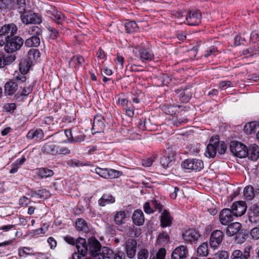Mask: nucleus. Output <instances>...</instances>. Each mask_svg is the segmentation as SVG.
I'll list each match as a JSON object with an SVG mask.
<instances>
[{"label":"nucleus","instance_id":"obj_16","mask_svg":"<svg viewBox=\"0 0 259 259\" xmlns=\"http://www.w3.org/2000/svg\"><path fill=\"white\" fill-rule=\"evenodd\" d=\"M199 237L198 233L194 229H187L183 233V238L187 242H195L197 241Z\"/></svg>","mask_w":259,"mask_h":259},{"label":"nucleus","instance_id":"obj_23","mask_svg":"<svg viewBox=\"0 0 259 259\" xmlns=\"http://www.w3.org/2000/svg\"><path fill=\"white\" fill-rule=\"evenodd\" d=\"M14 8L21 15L28 10L25 0H13Z\"/></svg>","mask_w":259,"mask_h":259},{"label":"nucleus","instance_id":"obj_55","mask_svg":"<svg viewBox=\"0 0 259 259\" xmlns=\"http://www.w3.org/2000/svg\"><path fill=\"white\" fill-rule=\"evenodd\" d=\"M85 135L81 132H78L73 138L72 141L76 142H81L84 141Z\"/></svg>","mask_w":259,"mask_h":259},{"label":"nucleus","instance_id":"obj_37","mask_svg":"<svg viewBox=\"0 0 259 259\" xmlns=\"http://www.w3.org/2000/svg\"><path fill=\"white\" fill-rule=\"evenodd\" d=\"M37 174L41 178H46L53 176L54 172L51 169L40 168L37 169Z\"/></svg>","mask_w":259,"mask_h":259},{"label":"nucleus","instance_id":"obj_62","mask_svg":"<svg viewBox=\"0 0 259 259\" xmlns=\"http://www.w3.org/2000/svg\"><path fill=\"white\" fill-rule=\"evenodd\" d=\"M14 227L13 225H9L4 226L0 229V235H4V232H7L12 229Z\"/></svg>","mask_w":259,"mask_h":259},{"label":"nucleus","instance_id":"obj_56","mask_svg":"<svg viewBox=\"0 0 259 259\" xmlns=\"http://www.w3.org/2000/svg\"><path fill=\"white\" fill-rule=\"evenodd\" d=\"M112 259H125V255L122 251L117 250L114 252Z\"/></svg>","mask_w":259,"mask_h":259},{"label":"nucleus","instance_id":"obj_43","mask_svg":"<svg viewBox=\"0 0 259 259\" xmlns=\"http://www.w3.org/2000/svg\"><path fill=\"white\" fill-rule=\"evenodd\" d=\"M205 206L207 209V211L211 214L214 215L217 213V210L216 206L211 200H207L205 202Z\"/></svg>","mask_w":259,"mask_h":259},{"label":"nucleus","instance_id":"obj_64","mask_svg":"<svg viewBox=\"0 0 259 259\" xmlns=\"http://www.w3.org/2000/svg\"><path fill=\"white\" fill-rule=\"evenodd\" d=\"M144 210L146 213L150 214L154 212V210L151 207L149 202H147L144 205Z\"/></svg>","mask_w":259,"mask_h":259},{"label":"nucleus","instance_id":"obj_7","mask_svg":"<svg viewBox=\"0 0 259 259\" xmlns=\"http://www.w3.org/2000/svg\"><path fill=\"white\" fill-rule=\"evenodd\" d=\"M95 172L101 177L105 179H115L122 175V172L120 171L113 169L101 168L100 167L96 168Z\"/></svg>","mask_w":259,"mask_h":259},{"label":"nucleus","instance_id":"obj_24","mask_svg":"<svg viewBox=\"0 0 259 259\" xmlns=\"http://www.w3.org/2000/svg\"><path fill=\"white\" fill-rule=\"evenodd\" d=\"M241 225L239 223H233L229 225L225 229V233L229 236H233L240 230Z\"/></svg>","mask_w":259,"mask_h":259},{"label":"nucleus","instance_id":"obj_61","mask_svg":"<svg viewBox=\"0 0 259 259\" xmlns=\"http://www.w3.org/2000/svg\"><path fill=\"white\" fill-rule=\"evenodd\" d=\"M171 160L168 157H163L161 159V164L164 168H166L171 163Z\"/></svg>","mask_w":259,"mask_h":259},{"label":"nucleus","instance_id":"obj_33","mask_svg":"<svg viewBox=\"0 0 259 259\" xmlns=\"http://www.w3.org/2000/svg\"><path fill=\"white\" fill-rule=\"evenodd\" d=\"M58 147L52 143L46 144L43 147V151L53 155H57Z\"/></svg>","mask_w":259,"mask_h":259},{"label":"nucleus","instance_id":"obj_13","mask_svg":"<svg viewBox=\"0 0 259 259\" xmlns=\"http://www.w3.org/2000/svg\"><path fill=\"white\" fill-rule=\"evenodd\" d=\"M247 206L243 201H236L233 203L232 211L234 216L240 217L246 212Z\"/></svg>","mask_w":259,"mask_h":259},{"label":"nucleus","instance_id":"obj_58","mask_svg":"<svg viewBox=\"0 0 259 259\" xmlns=\"http://www.w3.org/2000/svg\"><path fill=\"white\" fill-rule=\"evenodd\" d=\"M250 236L252 239L257 240L259 238V226L253 228L250 231Z\"/></svg>","mask_w":259,"mask_h":259},{"label":"nucleus","instance_id":"obj_47","mask_svg":"<svg viewBox=\"0 0 259 259\" xmlns=\"http://www.w3.org/2000/svg\"><path fill=\"white\" fill-rule=\"evenodd\" d=\"M84 59L81 56H73L70 60L69 64H81L84 63Z\"/></svg>","mask_w":259,"mask_h":259},{"label":"nucleus","instance_id":"obj_49","mask_svg":"<svg viewBox=\"0 0 259 259\" xmlns=\"http://www.w3.org/2000/svg\"><path fill=\"white\" fill-rule=\"evenodd\" d=\"M216 146L217 151H218L220 154H224L227 148L224 142H219V139L218 138V142L216 144Z\"/></svg>","mask_w":259,"mask_h":259},{"label":"nucleus","instance_id":"obj_11","mask_svg":"<svg viewBox=\"0 0 259 259\" xmlns=\"http://www.w3.org/2000/svg\"><path fill=\"white\" fill-rule=\"evenodd\" d=\"M105 119L101 114H97L95 116L92 127L93 133L103 132L105 127Z\"/></svg>","mask_w":259,"mask_h":259},{"label":"nucleus","instance_id":"obj_54","mask_svg":"<svg viewBox=\"0 0 259 259\" xmlns=\"http://www.w3.org/2000/svg\"><path fill=\"white\" fill-rule=\"evenodd\" d=\"M25 86L23 87L21 95L23 96H27L31 93L32 91V86L30 84H25Z\"/></svg>","mask_w":259,"mask_h":259},{"label":"nucleus","instance_id":"obj_35","mask_svg":"<svg viewBox=\"0 0 259 259\" xmlns=\"http://www.w3.org/2000/svg\"><path fill=\"white\" fill-rule=\"evenodd\" d=\"M115 202V198L110 194H104L99 200L100 206H104L106 204L113 203Z\"/></svg>","mask_w":259,"mask_h":259},{"label":"nucleus","instance_id":"obj_9","mask_svg":"<svg viewBox=\"0 0 259 259\" xmlns=\"http://www.w3.org/2000/svg\"><path fill=\"white\" fill-rule=\"evenodd\" d=\"M76 247L77 252H74L72 254V259H73V256L75 254L78 255L79 259H87V258H85V256L87 254L89 249L85 240L83 238H79L76 243Z\"/></svg>","mask_w":259,"mask_h":259},{"label":"nucleus","instance_id":"obj_30","mask_svg":"<svg viewBox=\"0 0 259 259\" xmlns=\"http://www.w3.org/2000/svg\"><path fill=\"white\" fill-rule=\"evenodd\" d=\"M126 215L124 211H117L114 217V221L116 225H121L125 223Z\"/></svg>","mask_w":259,"mask_h":259},{"label":"nucleus","instance_id":"obj_27","mask_svg":"<svg viewBox=\"0 0 259 259\" xmlns=\"http://www.w3.org/2000/svg\"><path fill=\"white\" fill-rule=\"evenodd\" d=\"M172 218L169 213L166 210H164L161 215L160 223L162 227L169 226L171 224Z\"/></svg>","mask_w":259,"mask_h":259},{"label":"nucleus","instance_id":"obj_18","mask_svg":"<svg viewBox=\"0 0 259 259\" xmlns=\"http://www.w3.org/2000/svg\"><path fill=\"white\" fill-rule=\"evenodd\" d=\"M218 142V137L217 136L215 139L211 138L210 141V143L206 147L205 155L206 157L210 158L214 157L217 153V146L216 144Z\"/></svg>","mask_w":259,"mask_h":259},{"label":"nucleus","instance_id":"obj_48","mask_svg":"<svg viewBox=\"0 0 259 259\" xmlns=\"http://www.w3.org/2000/svg\"><path fill=\"white\" fill-rule=\"evenodd\" d=\"M165 254V249L164 248H160L157 252L156 256H151L149 259H164Z\"/></svg>","mask_w":259,"mask_h":259},{"label":"nucleus","instance_id":"obj_57","mask_svg":"<svg viewBox=\"0 0 259 259\" xmlns=\"http://www.w3.org/2000/svg\"><path fill=\"white\" fill-rule=\"evenodd\" d=\"M216 255L218 259H229V253L225 250L219 251Z\"/></svg>","mask_w":259,"mask_h":259},{"label":"nucleus","instance_id":"obj_59","mask_svg":"<svg viewBox=\"0 0 259 259\" xmlns=\"http://www.w3.org/2000/svg\"><path fill=\"white\" fill-rule=\"evenodd\" d=\"M37 196L39 198L45 197L47 198L51 196V194L48 191H47L45 189L40 190L37 191Z\"/></svg>","mask_w":259,"mask_h":259},{"label":"nucleus","instance_id":"obj_31","mask_svg":"<svg viewBox=\"0 0 259 259\" xmlns=\"http://www.w3.org/2000/svg\"><path fill=\"white\" fill-rule=\"evenodd\" d=\"M40 42L38 36H31L26 39L25 41V45L27 47H37Z\"/></svg>","mask_w":259,"mask_h":259},{"label":"nucleus","instance_id":"obj_34","mask_svg":"<svg viewBox=\"0 0 259 259\" xmlns=\"http://www.w3.org/2000/svg\"><path fill=\"white\" fill-rule=\"evenodd\" d=\"M140 58L143 61L151 60L153 57V54L151 53L148 48H142L140 50Z\"/></svg>","mask_w":259,"mask_h":259},{"label":"nucleus","instance_id":"obj_46","mask_svg":"<svg viewBox=\"0 0 259 259\" xmlns=\"http://www.w3.org/2000/svg\"><path fill=\"white\" fill-rule=\"evenodd\" d=\"M13 7V0H0V9H6Z\"/></svg>","mask_w":259,"mask_h":259},{"label":"nucleus","instance_id":"obj_22","mask_svg":"<svg viewBox=\"0 0 259 259\" xmlns=\"http://www.w3.org/2000/svg\"><path fill=\"white\" fill-rule=\"evenodd\" d=\"M247 156L249 159L255 161L259 157V148L255 144H252L249 146V148H247Z\"/></svg>","mask_w":259,"mask_h":259},{"label":"nucleus","instance_id":"obj_51","mask_svg":"<svg viewBox=\"0 0 259 259\" xmlns=\"http://www.w3.org/2000/svg\"><path fill=\"white\" fill-rule=\"evenodd\" d=\"M174 15L179 20V23L180 24H182V23L185 22L186 20H182V19L186 17L187 12H186L185 11H181L177 12H176V13Z\"/></svg>","mask_w":259,"mask_h":259},{"label":"nucleus","instance_id":"obj_42","mask_svg":"<svg viewBox=\"0 0 259 259\" xmlns=\"http://www.w3.org/2000/svg\"><path fill=\"white\" fill-rule=\"evenodd\" d=\"M115 251L107 247H103L101 249V251L100 252L101 254L104 258L112 259Z\"/></svg>","mask_w":259,"mask_h":259},{"label":"nucleus","instance_id":"obj_28","mask_svg":"<svg viewBox=\"0 0 259 259\" xmlns=\"http://www.w3.org/2000/svg\"><path fill=\"white\" fill-rule=\"evenodd\" d=\"M18 84L13 81L7 82L5 85V93L7 95L14 94L17 90Z\"/></svg>","mask_w":259,"mask_h":259},{"label":"nucleus","instance_id":"obj_53","mask_svg":"<svg viewBox=\"0 0 259 259\" xmlns=\"http://www.w3.org/2000/svg\"><path fill=\"white\" fill-rule=\"evenodd\" d=\"M16 59V56L15 55H10L7 57L4 56V65H9L12 63Z\"/></svg>","mask_w":259,"mask_h":259},{"label":"nucleus","instance_id":"obj_19","mask_svg":"<svg viewBox=\"0 0 259 259\" xmlns=\"http://www.w3.org/2000/svg\"><path fill=\"white\" fill-rule=\"evenodd\" d=\"M101 245L97 239L92 238L89 240V250L92 255L99 253L101 251Z\"/></svg>","mask_w":259,"mask_h":259},{"label":"nucleus","instance_id":"obj_8","mask_svg":"<svg viewBox=\"0 0 259 259\" xmlns=\"http://www.w3.org/2000/svg\"><path fill=\"white\" fill-rule=\"evenodd\" d=\"M201 14L199 11H190L187 12L186 18H184L182 20H186L187 23L189 25H197L201 22Z\"/></svg>","mask_w":259,"mask_h":259},{"label":"nucleus","instance_id":"obj_1","mask_svg":"<svg viewBox=\"0 0 259 259\" xmlns=\"http://www.w3.org/2000/svg\"><path fill=\"white\" fill-rule=\"evenodd\" d=\"M17 27L14 24L5 25L0 29V47H3L8 40L15 36Z\"/></svg>","mask_w":259,"mask_h":259},{"label":"nucleus","instance_id":"obj_3","mask_svg":"<svg viewBox=\"0 0 259 259\" xmlns=\"http://www.w3.org/2000/svg\"><path fill=\"white\" fill-rule=\"evenodd\" d=\"M21 20L23 23L28 25L30 24H40L41 18L37 14L30 10H27L20 15Z\"/></svg>","mask_w":259,"mask_h":259},{"label":"nucleus","instance_id":"obj_39","mask_svg":"<svg viewBox=\"0 0 259 259\" xmlns=\"http://www.w3.org/2000/svg\"><path fill=\"white\" fill-rule=\"evenodd\" d=\"M76 228L78 231L87 232L88 231V227L85 221L82 219H78L76 222Z\"/></svg>","mask_w":259,"mask_h":259},{"label":"nucleus","instance_id":"obj_60","mask_svg":"<svg viewBox=\"0 0 259 259\" xmlns=\"http://www.w3.org/2000/svg\"><path fill=\"white\" fill-rule=\"evenodd\" d=\"M218 52L216 48L214 47H211L204 54L203 56L205 58H207L211 55H215V53Z\"/></svg>","mask_w":259,"mask_h":259},{"label":"nucleus","instance_id":"obj_41","mask_svg":"<svg viewBox=\"0 0 259 259\" xmlns=\"http://www.w3.org/2000/svg\"><path fill=\"white\" fill-rule=\"evenodd\" d=\"M50 17L57 24H61L65 18L64 15L60 12H56L54 13H51Z\"/></svg>","mask_w":259,"mask_h":259},{"label":"nucleus","instance_id":"obj_50","mask_svg":"<svg viewBox=\"0 0 259 259\" xmlns=\"http://www.w3.org/2000/svg\"><path fill=\"white\" fill-rule=\"evenodd\" d=\"M149 256V251L146 248H141L137 253L138 259H147Z\"/></svg>","mask_w":259,"mask_h":259},{"label":"nucleus","instance_id":"obj_36","mask_svg":"<svg viewBox=\"0 0 259 259\" xmlns=\"http://www.w3.org/2000/svg\"><path fill=\"white\" fill-rule=\"evenodd\" d=\"M254 188L252 186H247L244 189L243 195L246 199L252 200L254 197Z\"/></svg>","mask_w":259,"mask_h":259},{"label":"nucleus","instance_id":"obj_6","mask_svg":"<svg viewBox=\"0 0 259 259\" xmlns=\"http://www.w3.org/2000/svg\"><path fill=\"white\" fill-rule=\"evenodd\" d=\"M124 250L128 258H132L136 255L137 248V241L131 238L126 239L124 243Z\"/></svg>","mask_w":259,"mask_h":259},{"label":"nucleus","instance_id":"obj_10","mask_svg":"<svg viewBox=\"0 0 259 259\" xmlns=\"http://www.w3.org/2000/svg\"><path fill=\"white\" fill-rule=\"evenodd\" d=\"M224 238V233L222 231L216 230L213 231L210 237L209 244L211 247L217 248L221 244Z\"/></svg>","mask_w":259,"mask_h":259},{"label":"nucleus","instance_id":"obj_44","mask_svg":"<svg viewBox=\"0 0 259 259\" xmlns=\"http://www.w3.org/2000/svg\"><path fill=\"white\" fill-rule=\"evenodd\" d=\"M28 33L31 36H39L41 34L42 31L38 26H33L29 28Z\"/></svg>","mask_w":259,"mask_h":259},{"label":"nucleus","instance_id":"obj_52","mask_svg":"<svg viewBox=\"0 0 259 259\" xmlns=\"http://www.w3.org/2000/svg\"><path fill=\"white\" fill-rule=\"evenodd\" d=\"M48 30L50 32V37L51 38L55 39H56L59 36V32L55 28L49 26L47 27Z\"/></svg>","mask_w":259,"mask_h":259},{"label":"nucleus","instance_id":"obj_21","mask_svg":"<svg viewBox=\"0 0 259 259\" xmlns=\"http://www.w3.org/2000/svg\"><path fill=\"white\" fill-rule=\"evenodd\" d=\"M248 218L251 223H256L259 222V207L256 205H252L248 211Z\"/></svg>","mask_w":259,"mask_h":259},{"label":"nucleus","instance_id":"obj_32","mask_svg":"<svg viewBox=\"0 0 259 259\" xmlns=\"http://www.w3.org/2000/svg\"><path fill=\"white\" fill-rule=\"evenodd\" d=\"M259 126V122L252 121L246 123L244 127V131L247 134L255 133L256 128Z\"/></svg>","mask_w":259,"mask_h":259},{"label":"nucleus","instance_id":"obj_5","mask_svg":"<svg viewBox=\"0 0 259 259\" xmlns=\"http://www.w3.org/2000/svg\"><path fill=\"white\" fill-rule=\"evenodd\" d=\"M181 166L186 169L200 171L203 167V163L198 159H187L182 162Z\"/></svg>","mask_w":259,"mask_h":259},{"label":"nucleus","instance_id":"obj_38","mask_svg":"<svg viewBox=\"0 0 259 259\" xmlns=\"http://www.w3.org/2000/svg\"><path fill=\"white\" fill-rule=\"evenodd\" d=\"M197 254L199 256H206L208 254V245L206 242L202 243L197 248Z\"/></svg>","mask_w":259,"mask_h":259},{"label":"nucleus","instance_id":"obj_40","mask_svg":"<svg viewBox=\"0 0 259 259\" xmlns=\"http://www.w3.org/2000/svg\"><path fill=\"white\" fill-rule=\"evenodd\" d=\"M173 123L176 126H179L183 123H185L188 121L186 115L184 114L177 115L176 117H172Z\"/></svg>","mask_w":259,"mask_h":259},{"label":"nucleus","instance_id":"obj_4","mask_svg":"<svg viewBox=\"0 0 259 259\" xmlns=\"http://www.w3.org/2000/svg\"><path fill=\"white\" fill-rule=\"evenodd\" d=\"M230 149L233 155L239 158L245 157L247 155L246 146L238 141L231 142Z\"/></svg>","mask_w":259,"mask_h":259},{"label":"nucleus","instance_id":"obj_29","mask_svg":"<svg viewBox=\"0 0 259 259\" xmlns=\"http://www.w3.org/2000/svg\"><path fill=\"white\" fill-rule=\"evenodd\" d=\"M26 136L28 139L40 140L44 137V133L40 129L31 130L27 133Z\"/></svg>","mask_w":259,"mask_h":259},{"label":"nucleus","instance_id":"obj_26","mask_svg":"<svg viewBox=\"0 0 259 259\" xmlns=\"http://www.w3.org/2000/svg\"><path fill=\"white\" fill-rule=\"evenodd\" d=\"M30 66H19V70L21 74L19 75V73L16 71L14 75L15 78L17 80H21L24 82L26 81V77L24 76L28 71L29 67Z\"/></svg>","mask_w":259,"mask_h":259},{"label":"nucleus","instance_id":"obj_15","mask_svg":"<svg viewBox=\"0 0 259 259\" xmlns=\"http://www.w3.org/2000/svg\"><path fill=\"white\" fill-rule=\"evenodd\" d=\"M234 216L232 210L229 208H225L220 212L219 215L220 222L223 225H227L230 222L233 221Z\"/></svg>","mask_w":259,"mask_h":259},{"label":"nucleus","instance_id":"obj_17","mask_svg":"<svg viewBox=\"0 0 259 259\" xmlns=\"http://www.w3.org/2000/svg\"><path fill=\"white\" fill-rule=\"evenodd\" d=\"M176 96L182 102H188L192 97V92L190 88L175 91Z\"/></svg>","mask_w":259,"mask_h":259},{"label":"nucleus","instance_id":"obj_14","mask_svg":"<svg viewBox=\"0 0 259 259\" xmlns=\"http://www.w3.org/2000/svg\"><path fill=\"white\" fill-rule=\"evenodd\" d=\"M188 254L187 247L184 245H180L172 251L171 258V259H186Z\"/></svg>","mask_w":259,"mask_h":259},{"label":"nucleus","instance_id":"obj_20","mask_svg":"<svg viewBox=\"0 0 259 259\" xmlns=\"http://www.w3.org/2000/svg\"><path fill=\"white\" fill-rule=\"evenodd\" d=\"M40 53L37 49H31L27 54L26 59L27 65H33L37 63V60L39 58Z\"/></svg>","mask_w":259,"mask_h":259},{"label":"nucleus","instance_id":"obj_25","mask_svg":"<svg viewBox=\"0 0 259 259\" xmlns=\"http://www.w3.org/2000/svg\"><path fill=\"white\" fill-rule=\"evenodd\" d=\"M133 222L138 226H141L144 223V217L142 211L140 209L136 210L133 214Z\"/></svg>","mask_w":259,"mask_h":259},{"label":"nucleus","instance_id":"obj_63","mask_svg":"<svg viewBox=\"0 0 259 259\" xmlns=\"http://www.w3.org/2000/svg\"><path fill=\"white\" fill-rule=\"evenodd\" d=\"M48 243L50 246V248L52 249H54L57 246L56 240L52 237H50L47 240Z\"/></svg>","mask_w":259,"mask_h":259},{"label":"nucleus","instance_id":"obj_2","mask_svg":"<svg viewBox=\"0 0 259 259\" xmlns=\"http://www.w3.org/2000/svg\"><path fill=\"white\" fill-rule=\"evenodd\" d=\"M23 43L22 38L15 36L7 41L4 46L5 51L8 53L15 52L21 48Z\"/></svg>","mask_w":259,"mask_h":259},{"label":"nucleus","instance_id":"obj_12","mask_svg":"<svg viewBox=\"0 0 259 259\" xmlns=\"http://www.w3.org/2000/svg\"><path fill=\"white\" fill-rule=\"evenodd\" d=\"M251 249L252 246L248 245L244 248L243 252L238 249L235 250L232 253L231 259H248Z\"/></svg>","mask_w":259,"mask_h":259},{"label":"nucleus","instance_id":"obj_45","mask_svg":"<svg viewBox=\"0 0 259 259\" xmlns=\"http://www.w3.org/2000/svg\"><path fill=\"white\" fill-rule=\"evenodd\" d=\"M125 29L128 33L133 32L136 30L137 28V25L136 22L131 21L125 24Z\"/></svg>","mask_w":259,"mask_h":259}]
</instances>
